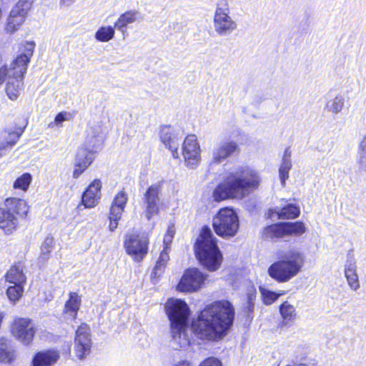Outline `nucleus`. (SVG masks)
<instances>
[{
  "label": "nucleus",
  "instance_id": "1",
  "mask_svg": "<svg viewBox=\"0 0 366 366\" xmlns=\"http://www.w3.org/2000/svg\"><path fill=\"white\" fill-rule=\"evenodd\" d=\"M234 308L228 300H217L200 310L191 323L194 334L202 340L219 341L234 324Z\"/></svg>",
  "mask_w": 366,
  "mask_h": 366
},
{
  "label": "nucleus",
  "instance_id": "2",
  "mask_svg": "<svg viewBox=\"0 0 366 366\" xmlns=\"http://www.w3.org/2000/svg\"><path fill=\"white\" fill-rule=\"evenodd\" d=\"M260 183L259 174L254 169L240 166L227 172L218 184L212 196L217 202L227 199H242L257 189Z\"/></svg>",
  "mask_w": 366,
  "mask_h": 366
},
{
  "label": "nucleus",
  "instance_id": "3",
  "mask_svg": "<svg viewBox=\"0 0 366 366\" xmlns=\"http://www.w3.org/2000/svg\"><path fill=\"white\" fill-rule=\"evenodd\" d=\"M169 320L171 342L175 350H180L189 345L187 328L191 311L187 302L181 299H169L164 305Z\"/></svg>",
  "mask_w": 366,
  "mask_h": 366
},
{
  "label": "nucleus",
  "instance_id": "4",
  "mask_svg": "<svg viewBox=\"0 0 366 366\" xmlns=\"http://www.w3.org/2000/svg\"><path fill=\"white\" fill-rule=\"evenodd\" d=\"M195 256L199 263L207 270L214 272L219 269L222 254L217 245V238L208 226H204L194 245Z\"/></svg>",
  "mask_w": 366,
  "mask_h": 366
},
{
  "label": "nucleus",
  "instance_id": "5",
  "mask_svg": "<svg viewBox=\"0 0 366 366\" xmlns=\"http://www.w3.org/2000/svg\"><path fill=\"white\" fill-rule=\"evenodd\" d=\"M34 41H26L21 54L11 63V71L6 85V93L11 101L18 99L24 90V78L28 64L33 56L35 48Z\"/></svg>",
  "mask_w": 366,
  "mask_h": 366
},
{
  "label": "nucleus",
  "instance_id": "6",
  "mask_svg": "<svg viewBox=\"0 0 366 366\" xmlns=\"http://www.w3.org/2000/svg\"><path fill=\"white\" fill-rule=\"evenodd\" d=\"M304 257L298 251H290L282 259L272 264L268 268L269 275L278 282H286L296 276L303 266Z\"/></svg>",
  "mask_w": 366,
  "mask_h": 366
},
{
  "label": "nucleus",
  "instance_id": "7",
  "mask_svg": "<svg viewBox=\"0 0 366 366\" xmlns=\"http://www.w3.org/2000/svg\"><path fill=\"white\" fill-rule=\"evenodd\" d=\"M212 227L219 237H234L239 227V217L232 208H222L214 217Z\"/></svg>",
  "mask_w": 366,
  "mask_h": 366
},
{
  "label": "nucleus",
  "instance_id": "8",
  "mask_svg": "<svg viewBox=\"0 0 366 366\" xmlns=\"http://www.w3.org/2000/svg\"><path fill=\"white\" fill-rule=\"evenodd\" d=\"M229 6L227 0H219L214 16V28L218 35L225 36L237 29V23L229 16Z\"/></svg>",
  "mask_w": 366,
  "mask_h": 366
},
{
  "label": "nucleus",
  "instance_id": "9",
  "mask_svg": "<svg viewBox=\"0 0 366 366\" xmlns=\"http://www.w3.org/2000/svg\"><path fill=\"white\" fill-rule=\"evenodd\" d=\"M159 137L162 143L171 152L172 157L178 159V149L183 138L182 132L171 125H162L159 131Z\"/></svg>",
  "mask_w": 366,
  "mask_h": 366
},
{
  "label": "nucleus",
  "instance_id": "10",
  "mask_svg": "<svg viewBox=\"0 0 366 366\" xmlns=\"http://www.w3.org/2000/svg\"><path fill=\"white\" fill-rule=\"evenodd\" d=\"M162 182H159L149 186L143 194L142 202L145 206L147 219H152L159 212L160 193Z\"/></svg>",
  "mask_w": 366,
  "mask_h": 366
},
{
  "label": "nucleus",
  "instance_id": "11",
  "mask_svg": "<svg viewBox=\"0 0 366 366\" xmlns=\"http://www.w3.org/2000/svg\"><path fill=\"white\" fill-rule=\"evenodd\" d=\"M149 240L147 237L138 234L127 236L124 241V247L127 254L133 257L134 259L141 262L148 252Z\"/></svg>",
  "mask_w": 366,
  "mask_h": 366
},
{
  "label": "nucleus",
  "instance_id": "12",
  "mask_svg": "<svg viewBox=\"0 0 366 366\" xmlns=\"http://www.w3.org/2000/svg\"><path fill=\"white\" fill-rule=\"evenodd\" d=\"M206 277L197 268H189L184 272L177 289L182 292H196L201 287Z\"/></svg>",
  "mask_w": 366,
  "mask_h": 366
},
{
  "label": "nucleus",
  "instance_id": "13",
  "mask_svg": "<svg viewBox=\"0 0 366 366\" xmlns=\"http://www.w3.org/2000/svg\"><path fill=\"white\" fill-rule=\"evenodd\" d=\"M11 331L14 337L24 345H28L32 342L36 332L31 320L28 318L15 320Z\"/></svg>",
  "mask_w": 366,
  "mask_h": 366
},
{
  "label": "nucleus",
  "instance_id": "14",
  "mask_svg": "<svg viewBox=\"0 0 366 366\" xmlns=\"http://www.w3.org/2000/svg\"><path fill=\"white\" fill-rule=\"evenodd\" d=\"M33 0H19L16 5L11 9L6 29L13 33L16 30V27L21 25L25 20L28 11L31 9Z\"/></svg>",
  "mask_w": 366,
  "mask_h": 366
},
{
  "label": "nucleus",
  "instance_id": "15",
  "mask_svg": "<svg viewBox=\"0 0 366 366\" xmlns=\"http://www.w3.org/2000/svg\"><path fill=\"white\" fill-rule=\"evenodd\" d=\"M240 148L237 143L233 140H224L217 143L212 149L213 164H219L227 159L238 155Z\"/></svg>",
  "mask_w": 366,
  "mask_h": 366
},
{
  "label": "nucleus",
  "instance_id": "16",
  "mask_svg": "<svg viewBox=\"0 0 366 366\" xmlns=\"http://www.w3.org/2000/svg\"><path fill=\"white\" fill-rule=\"evenodd\" d=\"M74 350L79 359H84L91 350L90 328L86 324H81L76 331Z\"/></svg>",
  "mask_w": 366,
  "mask_h": 366
},
{
  "label": "nucleus",
  "instance_id": "17",
  "mask_svg": "<svg viewBox=\"0 0 366 366\" xmlns=\"http://www.w3.org/2000/svg\"><path fill=\"white\" fill-rule=\"evenodd\" d=\"M182 155L188 167L193 169L198 164L200 148L195 135H188L182 144Z\"/></svg>",
  "mask_w": 366,
  "mask_h": 366
},
{
  "label": "nucleus",
  "instance_id": "18",
  "mask_svg": "<svg viewBox=\"0 0 366 366\" xmlns=\"http://www.w3.org/2000/svg\"><path fill=\"white\" fill-rule=\"evenodd\" d=\"M95 159V154L83 146L78 148L74 159L72 177L78 179L81 174L92 164Z\"/></svg>",
  "mask_w": 366,
  "mask_h": 366
},
{
  "label": "nucleus",
  "instance_id": "19",
  "mask_svg": "<svg viewBox=\"0 0 366 366\" xmlns=\"http://www.w3.org/2000/svg\"><path fill=\"white\" fill-rule=\"evenodd\" d=\"M104 141V134L102 127L99 124H95L89 130L83 147L96 154L102 149Z\"/></svg>",
  "mask_w": 366,
  "mask_h": 366
},
{
  "label": "nucleus",
  "instance_id": "20",
  "mask_svg": "<svg viewBox=\"0 0 366 366\" xmlns=\"http://www.w3.org/2000/svg\"><path fill=\"white\" fill-rule=\"evenodd\" d=\"M24 133V129L18 128L16 130L6 129L0 132V158H1L8 149L16 144Z\"/></svg>",
  "mask_w": 366,
  "mask_h": 366
},
{
  "label": "nucleus",
  "instance_id": "21",
  "mask_svg": "<svg viewBox=\"0 0 366 366\" xmlns=\"http://www.w3.org/2000/svg\"><path fill=\"white\" fill-rule=\"evenodd\" d=\"M59 357V352L56 350L40 351L33 356L31 366H52Z\"/></svg>",
  "mask_w": 366,
  "mask_h": 366
},
{
  "label": "nucleus",
  "instance_id": "22",
  "mask_svg": "<svg viewBox=\"0 0 366 366\" xmlns=\"http://www.w3.org/2000/svg\"><path fill=\"white\" fill-rule=\"evenodd\" d=\"M16 357V350L11 342L4 337L0 338V364L11 365Z\"/></svg>",
  "mask_w": 366,
  "mask_h": 366
},
{
  "label": "nucleus",
  "instance_id": "23",
  "mask_svg": "<svg viewBox=\"0 0 366 366\" xmlns=\"http://www.w3.org/2000/svg\"><path fill=\"white\" fill-rule=\"evenodd\" d=\"M18 219L15 215L6 207H0V229L6 234H11L16 230L18 225Z\"/></svg>",
  "mask_w": 366,
  "mask_h": 366
},
{
  "label": "nucleus",
  "instance_id": "24",
  "mask_svg": "<svg viewBox=\"0 0 366 366\" xmlns=\"http://www.w3.org/2000/svg\"><path fill=\"white\" fill-rule=\"evenodd\" d=\"M286 236L285 222H278L266 226L262 231V237L264 239L274 240Z\"/></svg>",
  "mask_w": 366,
  "mask_h": 366
},
{
  "label": "nucleus",
  "instance_id": "25",
  "mask_svg": "<svg viewBox=\"0 0 366 366\" xmlns=\"http://www.w3.org/2000/svg\"><path fill=\"white\" fill-rule=\"evenodd\" d=\"M6 283L24 286L26 282V277L19 264L12 266L5 274Z\"/></svg>",
  "mask_w": 366,
  "mask_h": 366
},
{
  "label": "nucleus",
  "instance_id": "26",
  "mask_svg": "<svg viewBox=\"0 0 366 366\" xmlns=\"http://www.w3.org/2000/svg\"><path fill=\"white\" fill-rule=\"evenodd\" d=\"M5 207L14 214L15 213L20 217H26L29 211V207L26 201L16 197L6 199Z\"/></svg>",
  "mask_w": 366,
  "mask_h": 366
},
{
  "label": "nucleus",
  "instance_id": "27",
  "mask_svg": "<svg viewBox=\"0 0 366 366\" xmlns=\"http://www.w3.org/2000/svg\"><path fill=\"white\" fill-rule=\"evenodd\" d=\"M280 312L282 318V321L280 325L281 328L290 327L296 317L295 307L289 304L288 302H284L280 306Z\"/></svg>",
  "mask_w": 366,
  "mask_h": 366
},
{
  "label": "nucleus",
  "instance_id": "28",
  "mask_svg": "<svg viewBox=\"0 0 366 366\" xmlns=\"http://www.w3.org/2000/svg\"><path fill=\"white\" fill-rule=\"evenodd\" d=\"M69 300L64 305V312L69 315L72 318H76L80 308L81 299L76 292H70Z\"/></svg>",
  "mask_w": 366,
  "mask_h": 366
},
{
  "label": "nucleus",
  "instance_id": "29",
  "mask_svg": "<svg viewBox=\"0 0 366 366\" xmlns=\"http://www.w3.org/2000/svg\"><path fill=\"white\" fill-rule=\"evenodd\" d=\"M139 12L136 10H130L121 14L118 20L114 23V27L123 34L127 31V26L129 24L137 20Z\"/></svg>",
  "mask_w": 366,
  "mask_h": 366
},
{
  "label": "nucleus",
  "instance_id": "30",
  "mask_svg": "<svg viewBox=\"0 0 366 366\" xmlns=\"http://www.w3.org/2000/svg\"><path fill=\"white\" fill-rule=\"evenodd\" d=\"M276 214L279 219H292L300 214V207L292 203H290L279 209Z\"/></svg>",
  "mask_w": 366,
  "mask_h": 366
},
{
  "label": "nucleus",
  "instance_id": "31",
  "mask_svg": "<svg viewBox=\"0 0 366 366\" xmlns=\"http://www.w3.org/2000/svg\"><path fill=\"white\" fill-rule=\"evenodd\" d=\"M169 259V253L164 248L163 251L160 253L159 257L157 261V263L152 270V272L151 274L152 278L159 277V276L162 275V274L164 271V269Z\"/></svg>",
  "mask_w": 366,
  "mask_h": 366
},
{
  "label": "nucleus",
  "instance_id": "32",
  "mask_svg": "<svg viewBox=\"0 0 366 366\" xmlns=\"http://www.w3.org/2000/svg\"><path fill=\"white\" fill-rule=\"evenodd\" d=\"M286 236H300L306 232V227L301 221L285 222Z\"/></svg>",
  "mask_w": 366,
  "mask_h": 366
},
{
  "label": "nucleus",
  "instance_id": "33",
  "mask_svg": "<svg viewBox=\"0 0 366 366\" xmlns=\"http://www.w3.org/2000/svg\"><path fill=\"white\" fill-rule=\"evenodd\" d=\"M115 34V27L112 26H101L95 33L94 37L99 42H108Z\"/></svg>",
  "mask_w": 366,
  "mask_h": 366
},
{
  "label": "nucleus",
  "instance_id": "34",
  "mask_svg": "<svg viewBox=\"0 0 366 366\" xmlns=\"http://www.w3.org/2000/svg\"><path fill=\"white\" fill-rule=\"evenodd\" d=\"M331 97L326 104V108L329 112H331L334 114L340 113L345 104V97L342 94H337L334 97Z\"/></svg>",
  "mask_w": 366,
  "mask_h": 366
},
{
  "label": "nucleus",
  "instance_id": "35",
  "mask_svg": "<svg viewBox=\"0 0 366 366\" xmlns=\"http://www.w3.org/2000/svg\"><path fill=\"white\" fill-rule=\"evenodd\" d=\"M24 291V286L8 285L6 295L10 302L16 303L22 297Z\"/></svg>",
  "mask_w": 366,
  "mask_h": 366
},
{
  "label": "nucleus",
  "instance_id": "36",
  "mask_svg": "<svg viewBox=\"0 0 366 366\" xmlns=\"http://www.w3.org/2000/svg\"><path fill=\"white\" fill-rule=\"evenodd\" d=\"M32 177L29 173H24L22 175L19 177L14 182V188L19 189L23 191H26L31 182Z\"/></svg>",
  "mask_w": 366,
  "mask_h": 366
},
{
  "label": "nucleus",
  "instance_id": "37",
  "mask_svg": "<svg viewBox=\"0 0 366 366\" xmlns=\"http://www.w3.org/2000/svg\"><path fill=\"white\" fill-rule=\"evenodd\" d=\"M89 191H84L81 195V203L87 208L94 207L99 199L100 195L95 194L94 193H88Z\"/></svg>",
  "mask_w": 366,
  "mask_h": 366
},
{
  "label": "nucleus",
  "instance_id": "38",
  "mask_svg": "<svg viewBox=\"0 0 366 366\" xmlns=\"http://www.w3.org/2000/svg\"><path fill=\"white\" fill-rule=\"evenodd\" d=\"M292 168V161L282 159L279 168V177L282 187L285 186L286 180L289 178V172Z\"/></svg>",
  "mask_w": 366,
  "mask_h": 366
},
{
  "label": "nucleus",
  "instance_id": "39",
  "mask_svg": "<svg viewBox=\"0 0 366 366\" xmlns=\"http://www.w3.org/2000/svg\"><path fill=\"white\" fill-rule=\"evenodd\" d=\"M259 291L264 305H269L274 302L279 297V295L269 290L259 287Z\"/></svg>",
  "mask_w": 366,
  "mask_h": 366
},
{
  "label": "nucleus",
  "instance_id": "40",
  "mask_svg": "<svg viewBox=\"0 0 366 366\" xmlns=\"http://www.w3.org/2000/svg\"><path fill=\"white\" fill-rule=\"evenodd\" d=\"M127 199V193L124 191H121L116 194L112 205L124 209Z\"/></svg>",
  "mask_w": 366,
  "mask_h": 366
},
{
  "label": "nucleus",
  "instance_id": "41",
  "mask_svg": "<svg viewBox=\"0 0 366 366\" xmlns=\"http://www.w3.org/2000/svg\"><path fill=\"white\" fill-rule=\"evenodd\" d=\"M54 244V239L51 236H47L41 247V253L43 255H48L51 250Z\"/></svg>",
  "mask_w": 366,
  "mask_h": 366
},
{
  "label": "nucleus",
  "instance_id": "42",
  "mask_svg": "<svg viewBox=\"0 0 366 366\" xmlns=\"http://www.w3.org/2000/svg\"><path fill=\"white\" fill-rule=\"evenodd\" d=\"M124 209V208L112 205L109 217V220H119Z\"/></svg>",
  "mask_w": 366,
  "mask_h": 366
},
{
  "label": "nucleus",
  "instance_id": "43",
  "mask_svg": "<svg viewBox=\"0 0 366 366\" xmlns=\"http://www.w3.org/2000/svg\"><path fill=\"white\" fill-rule=\"evenodd\" d=\"M102 188V182L99 179H94L85 189L89 191L88 193H94L95 194L100 195Z\"/></svg>",
  "mask_w": 366,
  "mask_h": 366
},
{
  "label": "nucleus",
  "instance_id": "44",
  "mask_svg": "<svg viewBox=\"0 0 366 366\" xmlns=\"http://www.w3.org/2000/svg\"><path fill=\"white\" fill-rule=\"evenodd\" d=\"M199 366H222V364L219 359L210 357L203 360Z\"/></svg>",
  "mask_w": 366,
  "mask_h": 366
},
{
  "label": "nucleus",
  "instance_id": "45",
  "mask_svg": "<svg viewBox=\"0 0 366 366\" xmlns=\"http://www.w3.org/2000/svg\"><path fill=\"white\" fill-rule=\"evenodd\" d=\"M348 285L350 287L354 290L356 291L360 288V283H359V279L357 275H353V276H349L346 277Z\"/></svg>",
  "mask_w": 366,
  "mask_h": 366
},
{
  "label": "nucleus",
  "instance_id": "46",
  "mask_svg": "<svg viewBox=\"0 0 366 366\" xmlns=\"http://www.w3.org/2000/svg\"><path fill=\"white\" fill-rule=\"evenodd\" d=\"M11 71V65L9 67L7 66V65H3L0 67V85H1L6 77H9V74H11L12 72H10Z\"/></svg>",
  "mask_w": 366,
  "mask_h": 366
},
{
  "label": "nucleus",
  "instance_id": "47",
  "mask_svg": "<svg viewBox=\"0 0 366 366\" xmlns=\"http://www.w3.org/2000/svg\"><path fill=\"white\" fill-rule=\"evenodd\" d=\"M357 164L360 172H366V154L357 153Z\"/></svg>",
  "mask_w": 366,
  "mask_h": 366
},
{
  "label": "nucleus",
  "instance_id": "48",
  "mask_svg": "<svg viewBox=\"0 0 366 366\" xmlns=\"http://www.w3.org/2000/svg\"><path fill=\"white\" fill-rule=\"evenodd\" d=\"M69 117H70V114L66 112H61L57 114L54 119V124L56 126H61V124L69 119Z\"/></svg>",
  "mask_w": 366,
  "mask_h": 366
},
{
  "label": "nucleus",
  "instance_id": "49",
  "mask_svg": "<svg viewBox=\"0 0 366 366\" xmlns=\"http://www.w3.org/2000/svg\"><path fill=\"white\" fill-rule=\"evenodd\" d=\"M352 251L347 253V260L345 264V269H355L356 268V262L354 257L351 254Z\"/></svg>",
  "mask_w": 366,
  "mask_h": 366
},
{
  "label": "nucleus",
  "instance_id": "50",
  "mask_svg": "<svg viewBox=\"0 0 366 366\" xmlns=\"http://www.w3.org/2000/svg\"><path fill=\"white\" fill-rule=\"evenodd\" d=\"M174 235V230L173 227H169L167 231V234L164 238V243L168 244L172 242V239L173 238Z\"/></svg>",
  "mask_w": 366,
  "mask_h": 366
},
{
  "label": "nucleus",
  "instance_id": "51",
  "mask_svg": "<svg viewBox=\"0 0 366 366\" xmlns=\"http://www.w3.org/2000/svg\"><path fill=\"white\" fill-rule=\"evenodd\" d=\"M256 297V290L252 287L247 293V302L254 303Z\"/></svg>",
  "mask_w": 366,
  "mask_h": 366
},
{
  "label": "nucleus",
  "instance_id": "52",
  "mask_svg": "<svg viewBox=\"0 0 366 366\" xmlns=\"http://www.w3.org/2000/svg\"><path fill=\"white\" fill-rule=\"evenodd\" d=\"M254 308V303L247 302L244 305L243 310L247 315V317H250V315L253 312Z\"/></svg>",
  "mask_w": 366,
  "mask_h": 366
},
{
  "label": "nucleus",
  "instance_id": "53",
  "mask_svg": "<svg viewBox=\"0 0 366 366\" xmlns=\"http://www.w3.org/2000/svg\"><path fill=\"white\" fill-rule=\"evenodd\" d=\"M358 153L366 154V135L363 137L360 142Z\"/></svg>",
  "mask_w": 366,
  "mask_h": 366
},
{
  "label": "nucleus",
  "instance_id": "54",
  "mask_svg": "<svg viewBox=\"0 0 366 366\" xmlns=\"http://www.w3.org/2000/svg\"><path fill=\"white\" fill-rule=\"evenodd\" d=\"M282 159L291 161V151L290 149V147H287L285 149L284 154H283Z\"/></svg>",
  "mask_w": 366,
  "mask_h": 366
},
{
  "label": "nucleus",
  "instance_id": "55",
  "mask_svg": "<svg viewBox=\"0 0 366 366\" xmlns=\"http://www.w3.org/2000/svg\"><path fill=\"white\" fill-rule=\"evenodd\" d=\"M357 275L356 272V268L355 269H345V276L347 277L349 276Z\"/></svg>",
  "mask_w": 366,
  "mask_h": 366
},
{
  "label": "nucleus",
  "instance_id": "56",
  "mask_svg": "<svg viewBox=\"0 0 366 366\" xmlns=\"http://www.w3.org/2000/svg\"><path fill=\"white\" fill-rule=\"evenodd\" d=\"M109 221H110L109 230L111 232H114L115 230V229L118 226V221L119 220H109Z\"/></svg>",
  "mask_w": 366,
  "mask_h": 366
},
{
  "label": "nucleus",
  "instance_id": "57",
  "mask_svg": "<svg viewBox=\"0 0 366 366\" xmlns=\"http://www.w3.org/2000/svg\"><path fill=\"white\" fill-rule=\"evenodd\" d=\"M174 366H192V365L187 360H181L174 364Z\"/></svg>",
  "mask_w": 366,
  "mask_h": 366
},
{
  "label": "nucleus",
  "instance_id": "58",
  "mask_svg": "<svg viewBox=\"0 0 366 366\" xmlns=\"http://www.w3.org/2000/svg\"><path fill=\"white\" fill-rule=\"evenodd\" d=\"M76 0H60V4L65 6H70Z\"/></svg>",
  "mask_w": 366,
  "mask_h": 366
},
{
  "label": "nucleus",
  "instance_id": "59",
  "mask_svg": "<svg viewBox=\"0 0 366 366\" xmlns=\"http://www.w3.org/2000/svg\"><path fill=\"white\" fill-rule=\"evenodd\" d=\"M262 101H263V99L261 97H257L256 103L260 104Z\"/></svg>",
  "mask_w": 366,
  "mask_h": 366
},
{
  "label": "nucleus",
  "instance_id": "60",
  "mask_svg": "<svg viewBox=\"0 0 366 366\" xmlns=\"http://www.w3.org/2000/svg\"><path fill=\"white\" fill-rule=\"evenodd\" d=\"M53 123L49 124V127H52Z\"/></svg>",
  "mask_w": 366,
  "mask_h": 366
}]
</instances>
